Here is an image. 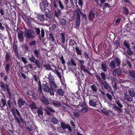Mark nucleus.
I'll return each instance as SVG.
<instances>
[{"label": "nucleus", "mask_w": 135, "mask_h": 135, "mask_svg": "<svg viewBox=\"0 0 135 135\" xmlns=\"http://www.w3.org/2000/svg\"><path fill=\"white\" fill-rule=\"evenodd\" d=\"M29 106L31 110L36 109L37 107L34 102H32L29 105Z\"/></svg>", "instance_id": "15"}, {"label": "nucleus", "mask_w": 135, "mask_h": 135, "mask_svg": "<svg viewBox=\"0 0 135 135\" xmlns=\"http://www.w3.org/2000/svg\"><path fill=\"white\" fill-rule=\"evenodd\" d=\"M43 102L46 104H49V102L48 99L47 98H45L43 96Z\"/></svg>", "instance_id": "40"}, {"label": "nucleus", "mask_w": 135, "mask_h": 135, "mask_svg": "<svg viewBox=\"0 0 135 135\" xmlns=\"http://www.w3.org/2000/svg\"><path fill=\"white\" fill-rule=\"evenodd\" d=\"M116 102L120 108H121L123 107V105L120 103L119 101H117Z\"/></svg>", "instance_id": "59"}, {"label": "nucleus", "mask_w": 135, "mask_h": 135, "mask_svg": "<svg viewBox=\"0 0 135 135\" xmlns=\"http://www.w3.org/2000/svg\"><path fill=\"white\" fill-rule=\"evenodd\" d=\"M122 71L120 69H115L113 71V74L114 76H118L122 74Z\"/></svg>", "instance_id": "10"}, {"label": "nucleus", "mask_w": 135, "mask_h": 135, "mask_svg": "<svg viewBox=\"0 0 135 135\" xmlns=\"http://www.w3.org/2000/svg\"><path fill=\"white\" fill-rule=\"evenodd\" d=\"M37 112L39 116L41 118H42V108H40L37 110Z\"/></svg>", "instance_id": "21"}, {"label": "nucleus", "mask_w": 135, "mask_h": 135, "mask_svg": "<svg viewBox=\"0 0 135 135\" xmlns=\"http://www.w3.org/2000/svg\"><path fill=\"white\" fill-rule=\"evenodd\" d=\"M44 110L46 112V113L49 115H50V113L48 110H49L52 112H55V111L51 108L49 107H47L44 109Z\"/></svg>", "instance_id": "14"}, {"label": "nucleus", "mask_w": 135, "mask_h": 135, "mask_svg": "<svg viewBox=\"0 0 135 135\" xmlns=\"http://www.w3.org/2000/svg\"><path fill=\"white\" fill-rule=\"evenodd\" d=\"M50 120L51 122L54 124H57L59 123L58 120L54 117L51 118Z\"/></svg>", "instance_id": "23"}, {"label": "nucleus", "mask_w": 135, "mask_h": 135, "mask_svg": "<svg viewBox=\"0 0 135 135\" xmlns=\"http://www.w3.org/2000/svg\"><path fill=\"white\" fill-rule=\"evenodd\" d=\"M48 79L49 80V82H50L54 80H55L53 78V77H52L50 73L48 75Z\"/></svg>", "instance_id": "39"}, {"label": "nucleus", "mask_w": 135, "mask_h": 135, "mask_svg": "<svg viewBox=\"0 0 135 135\" xmlns=\"http://www.w3.org/2000/svg\"><path fill=\"white\" fill-rule=\"evenodd\" d=\"M36 44V41L35 40H33L31 42L29 43V45L32 46L35 45Z\"/></svg>", "instance_id": "63"}, {"label": "nucleus", "mask_w": 135, "mask_h": 135, "mask_svg": "<svg viewBox=\"0 0 135 135\" xmlns=\"http://www.w3.org/2000/svg\"><path fill=\"white\" fill-rule=\"evenodd\" d=\"M100 75L101 77V78L104 80L106 79L105 75L104 73H102L100 74Z\"/></svg>", "instance_id": "51"}, {"label": "nucleus", "mask_w": 135, "mask_h": 135, "mask_svg": "<svg viewBox=\"0 0 135 135\" xmlns=\"http://www.w3.org/2000/svg\"><path fill=\"white\" fill-rule=\"evenodd\" d=\"M75 50L78 55H81V50H80L78 47H76Z\"/></svg>", "instance_id": "46"}, {"label": "nucleus", "mask_w": 135, "mask_h": 135, "mask_svg": "<svg viewBox=\"0 0 135 135\" xmlns=\"http://www.w3.org/2000/svg\"><path fill=\"white\" fill-rule=\"evenodd\" d=\"M91 88L92 90L96 92L97 91V89L96 87L94 85L91 86Z\"/></svg>", "instance_id": "53"}, {"label": "nucleus", "mask_w": 135, "mask_h": 135, "mask_svg": "<svg viewBox=\"0 0 135 135\" xmlns=\"http://www.w3.org/2000/svg\"><path fill=\"white\" fill-rule=\"evenodd\" d=\"M35 63L36 65L38 68H40L41 66V64L40 62L38 61L37 60L35 61L34 62Z\"/></svg>", "instance_id": "52"}, {"label": "nucleus", "mask_w": 135, "mask_h": 135, "mask_svg": "<svg viewBox=\"0 0 135 135\" xmlns=\"http://www.w3.org/2000/svg\"><path fill=\"white\" fill-rule=\"evenodd\" d=\"M54 89H52L51 88L49 89L48 92L50 93L51 95H54Z\"/></svg>", "instance_id": "45"}, {"label": "nucleus", "mask_w": 135, "mask_h": 135, "mask_svg": "<svg viewBox=\"0 0 135 135\" xmlns=\"http://www.w3.org/2000/svg\"><path fill=\"white\" fill-rule=\"evenodd\" d=\"M123 12L126 15L128 14L129 11L128 9L126 7H124L123 8Z\"/></svg>", "instance_id": "44"}, {"label": "nucleus", "mask_w": 135, "mask_h": 135, "mask_svg": "<svg viewBox=\"0 0 135 135\" xmlns=\"http://www.w3.org/2000/svg\"><path fill=\"white\" fill-rule=\"evenodd\" d=\"M1 103L2 104V106H0V107H1V109L2 110H4V109L3 107L6 105V100L4 98H1Z\"/></svg>", "instance_id": "18"}, {"label": "nucleus", "mask_w": 135, "mask_h": 135, "mask_svg": "<svg viewBox=\"0 0 135 135\" xmlns=\"http://www.w3.org/2000/svg\"><path fill=\"white\" fill-rule=\"evenodd\" d=\"M127 53L128 55H131L132 54V52L131 50V49L129 48L127 49Z\"/></svg>", "instance_id": "50"}, {"label": "nucleus", "mask_w": 135, "mask_h": 135, "mask_svg": "<svg viewBox=\"0 0 135 135\" xmlns=\"http://www.w3.org/2000/svg\"><path fill=\"white\" fill-rule=\"evenodd\" d=\"M11 110L13 115L15 122L16 123L18 124H20V123L19 119L23 124H26V122L23 119L22 116L21 115L18 109H15L14 108H12Z\"/></svg>", "instance_id": "2"}, {"label": "nucleus", "mask_w": 135, "mask_h": 135, "mask_svg": "<svg viewBox=\"0 0 135 135\" xmlns=\"http://www.w3.org/2000/svg\"><path fill=\"white\" fill-rule=\"evenodd\" d=\"M61 15V12L60 10L59 9L57 12H56L55 13V15L56 17L58 18Z\"/></svg>", "instance_id": "48"}, {"label": "nucleus", "mask_w": 135, "mask_h": 135, "mask_svg": "<svg viewBox=\"0 0 135 135\" xmlns=\"http://www.w3.org/2000/svg\"><path fill=\"white\" fill-rule=\"evenodd\" d=\"M68 62L69 64L71 66H73L74 67H75L76 66V63L73 59H71L70 61H68Z\"/></svg>", "instance_id": "26"}, {"label": "nucleus", "mask_w": 135, "mask_h": 135, "mask_svg": "<svg viewBox=\"0 0 135 135\" xmlns=\"http://www.w3.org/2000/svg\"><path fill=\"white\" fill-rule=\"evenodd\" d=\"M120 60L118 58H115L114 60L112 61L109 63V66L111 68L114 69L115 67V63L119 66L120 65Z\"/></svg>", "instance_id": "6"}, {"label": "nucleus", "mask_w": 135, "mask_h": 135, "mask_svg": "<svg viewBox=\"0 0 135 135\" xmlns=\"http://www.w3.org/2000/svg\"><path fill=\"white\" fill-rule=\"evenodd\" d=\"M83 0H78V4L81 7L83 6Z\"/></svg>", "instance_id": "60"}, {"label": "nucleus", "mask_w": 135, "mask_h": 135, "mask_svg": "<svg viewBox=\"0 0 135 135\" xmlns=\"http://www.w3.org/2000/svg\"><path fill=\"white\" fill-rule=\"evenodd\" d=\"M57 94L59 95L62 96L64 95V92L63 90L61 89H57Z\"/></svg>", "instance_id": "25"}, {"label": "nucleus", "mask_w": 135, "mask_h": 135, "mask_svg": "<svg viewBox=\"0 0 135 135\" xmlns=\"http://www.w3.org/2000/svg\"><path fill=\"white\" fill-rule=\"evenodd\" d=\"M68 125H65V124L64 123V122H61V127L63 129H65L67 128V127L68 126Z\"/></svg>", "instance_id": "47"}, {"label": "nucleus", "mask_w": 135, "mask_h": 135, "mask_svg": "<svg viewBox=\"0 0 135 135\" xmlns=\"http://www.w3.org/2000/svg\"><path fill=\"white\" fill-rule=\"evenodd\" d=\"M0 86L1 91H4L6 90L8 94L9 98H10L12 94L9 84H5L4 82L2 81L0 83Z\"/></svg>", "instance_id": "3"}, {"label": "nucleus", "mask_w": 135, "mask_h": 135, "mask_svg": "<svg viewBox=\"0 0 135 135\" xmlns=\"http://www.w3.org/2000/svg\"><path fill=\"white\" fill-rule=\"evenodd\" d=\"M27 129L28 130L30 133L31 134H33V135H34V134H33L34 133L33 132V131L31 128L29 127H27Z\"/></svg>", "instance_id": "55"}, {"label": "nucleus", "mask_w": 135, "mask_h": 135, "mask_svg": "<svg viewBox=\"0 0 135 135\" xmlns=\"http://www.w3.org/2000/svg\"><path fill=\"white\" fill-rule=\"evenodd\" d=\"M75 12L76 13V15H77V17H80V14H81V13H82L81 12L80 9L78 8L75 11Z\"/></svg>", "instance_id": "38"}, {"label": "nucleus", "mask_w": 135, "mask_h": 135, "mask_svg": "<svg viewBox=\"0 0 135 135\" xmlns=\"http://www.w3.org/2000/svg\"><path fill=\"white\" fill-rule=\"evenodd\" d=\"M88 109L87 108L84 107L82 108L81 109V111L83 113H84L86 112L88 110Z\"/></svg>", "instance_id": "56"}, {"label": "nucleus", "mask_w": 135, "mask_h": 135, "mask_svg": "<svg viewBox=\"0 0 135 135\" xmlns=\"http://www.w3.org/2000/svg\"><path fill=\"white\" fill-rule=\"evenodd\" d=\"M52 104L56 107L60 106L61 105L60 102L58 101H54L52 102Z\"/></svg>", "instance_id": "24"}, {"label": "nucleus", "mask_w": 135, "mask_h": 135, "mask_svg": "<svg viewBox=\"0 0 135 135\" xmlns=\"http://www.w3.org/2000/svg\"><path fill=\"white\" fill-rule=\"evenodd\" d=\"M113 108L116 111H117L118 113H120L122 111V109L119 108L118 107L115 106H114L113 107Z\"/></svg>", "instance_id": "30"}, {"label": "nucleus", "mask_w": 135, "mask_h": 135, "mask_svg": "<svg viewBox=\"0 0 135 135\" xmlns=\"http://www.w3.org/2000/svg\"><path fill=\"white\" fill-rule=\"evenodd\" d=\"M35 56L37 58L38 57L39 54H40V52L38 50H34Z\"/></svg>", "instance_id": "43"}, {"label": "nucleus", "mask_w": 135, "mask_h": 135, "mask_svg": "<svg viewBox=\"0 0 135 135\" xmlns=\"http://www.w3.org/2000/svg\"><path fill=\"white\" fill-rule=\"evenodd\" d=\"M21 59L22 61L24 62V64H26L28 62L27 61L26 59L24 57H21Z\"/></svg>", "instance_id": "61"}, {"label": "nucleus", "mask_w": 135, "mask_h": 135, "mask_svg": "<svg viewBox=\"0 0 135 135\" xmlns=\"http://www.w3.org/2000/svg\"><path fill=\"white\" fill-rule=\"evenodd\" d=\"M123 45L124 47H126L127 49L129 48L130 46L129 42L126 41H124Z\"/></svg>", "instance_id": "34"}, {"label": "nucleus", "mask_w": 135, "mask_h": 135, "mask_svg": "<svg viewBox=\"0 0 135 135\" xmlns=\"http://www.w3.org/2000/svg\"><path fill=\"white\" fill-rule=\"evenodd\" d=\"M5 60L6 62H8L11 57V54L9 52H6L5 55Z\"/></svg>", "instance_id": "17"}, {"label": "nucleus", "mask_w": 135, "mask_h": 135, "mask_svg": "<svg viewBox=\"0 0 135 135\" xmlns=\"http://www.w3.org/2000/svg\"><path fill=\"white\" fill-rule=\"evenodd\" d=\"M96 77L99 83L101 84L102 88L106 89L109 91L111 90V88L109 86L107 82L104 81H102V80L99 76L96 75Z\"/></svg>", "instance_id": "4"}, {"label": "nucleus", "mask_w": 135, "mask_h": 135, "mask_svg": "<svg viewBox=\"0 0 135 135\" xmlns=\"http://www.w3.org/2000/svg\"><path fill=\"white\" fill-rule=\"evenodd\" d=\"M95 13L93 11L90 12L89 14V19L91 20H92L94 18Z\"/></svg>", "instance_id": "13"}, {"label": "nucleus", "mask_w": 135, "mask_h": 135, "mask_svg": "<svg viewBox=\"0 0 135 135\" xmlns=\"http://www.w3.org/2000/svg\"><path fill=\"white\" fill-rule=\"evenodd\" d=\"M60 38L61 40V42L62 43H64L65 42V40L64 34L63 33H61V35H60Z\"/></svg>", "instance_id": "31"}, {"label": "nucleus", "mask_w": 135, "mask_h": 135, "mask_svg": "<svg viewBox=\"0 0 135 135\" xmlns=\"http://www.w3.org/2000/svg\"><path fill=\"white\" fill-rule=\"evenodd\" d=\"M17 102L19 107H21L22 106L24 105L25 104L26 105L27 104V103L21 98L18 99Z\"/></svg>", "instance_id": "9"}, {"label": "nucleus", "mask_w": 135, "mask_h": 135, "mask_svg": "<svg viewBox=\"0 0 135 135\" xmlns=\"http://www.w3.org/2000/svg\"><path fill=\"white\" fill-rule=\"evenodd\" d=\"M50 88L49 87L48 85H47L46 82L43 83V89L45 92H48Z\"/></svg>", "instance_id": "12"}, {"label": "nucleus", "mask_w": 135, "mask_h": 135, "mask_svg": "<svg viewBox=\"0 0 135 135\" xmlns=\"http://www.w3.org/2000/svg\"><path fill=\"white\" fill-rule=\"evenodd\" d=\"M76 60L78 61V64L80 65V66L83 65L84 64V61L83 60H79L77 58L76 59Z\"/></svg>", "instance_id": "42"}, {"label": "nucleus", "mask_w": 135, "mask_h": 135, "mask_svg": "<svg viewBox=\"0 0 135 135\" xmlns=\"http://www.w3.org/2000/svg\"><path fill=\"white\" fill-rule=\"evenodd\" d=\"M59 22L60 24L63 25H65L66 24L65 20L63 18L60 19L59 21Z\"/></svg>", "instance_id": "37"}, {"label": "nucleus", "mask_w": 135, "mask_h": 135, "mask_svg": "<svg viewBox=\"0 0 135 135\" xmlns=\"http://www.w3.org/2000/svg\"><path fill=\"white\" fill-rule=\"evenodd\" d=\"M129 76L132 78H135V71L134 70H132L130 71L129 72Z\"/></svg>", "instance_id": "28"}, {"label": "nucleus", "mask_w": 135, "mask_h": 135, "mask_svg": "<svg viewBox=\"0 0 135 135\" xmlns=\"http://www.w3.org/2000/svg\"><path fill=\"white\" fill-rule=\"evenodd\" d=\"M29 60L31 62L34 63L35 61L37 60L34 56L33 54H32L30 57H29Z\"/></svg>", "instance_id": "27"}, {"label": "nucleus", "mask_w": 135, "mask_h": 135, "mask_svg": "<svg viewBox=\"0 0 135 135\" xmlns=\"http://www.w3.org/2000/svg\"><path fill=\"white\" fill-rule=\"evenodd\" d=\"M121 20V19L120 18H118L115 21V24L116 25L118 24L119 23L120 21Z\"/></svg>", "instance_id": "62"}, {"label": "nucleus", "mask_w": 135, "mask_h": 135, "mask_svg": "<svg viewBox=\"0 0 135 135\" xmlns=\"http://www.w3.org/2000/svg\"><path fill=\"white\" fill-rule=\"evenodd\" d=\"M80 23V17H77L75 25L76 27H78Z\"/></svg>", "instance_id": "32"}, {"label": "nucleus", "mask_w": 135, "mask_h": 135, "mask_svg": "<svg viewBox=\"0 0 135 135\" xmlns=\"http://www.w3.org/2000/svg\"><path fill=\"white\" fill-rule=\"evenodd\" d=\"M102 68L104 71H107V67L106 64L105 63H102L101 64Z\"/></svg>", "instance_id": "29"}, {"label": "nucleus", "mask_w": 135, "mask_h": 135, "mask_svg": "<svg viewBox=\"0 0 135 135\" xmlns=\"http://www.w3.org/2000/svg\"><path fill=\"white\" fill-rule=\"evenodd\" d=\"M17 31V32L18 37V39L19 41L22 42L24 40L23 37V32L18 27Z\"/></svg>", "instance_id": "8"}, {"label": "nucleus", "mask_w": 135, "mask_h": 135, "mask_svg": "<svg viewBox=\"0 0 135 135\" xmlns=\"http://www.w3.org/2000/svg\"><path fill=\"white\" fill-rule=\"evenodd\" d=\"M12 102L11 99L8 100L7 102V103L6 104V106L7 107V108H9L11 109L12 108Z\"/></svg>", "instance_id": "19"}, {"label": "nucleus", "mask_w": 135, "mask_h": 135, "mask_svg": "<svg viewBox=\"0 0 135 135\" xmlns=\"http://www.w3.org/2000/svg\"><path fill=\"white\" fill-rule=\"evenodd\" d=\"M123 97L124 100L129 102L133 100V98L135 96V90L133 88H130L128 86L123 88Z\"/></svg>", "instance_id": "1"}, {"label": "nucleus", "mask_w": 135, "mask_h": 135, "mask_svg": "<svg viewBox=\"0 0 135 135\" xmlns=\"http://www.w3.org/2000/svg\"><path fill=\"white\" fill-rule=\"evenodd\" d=\"M13 48L14 52L18 51V46L16 44L15 41H14L13 44Z\"/></svg>", "instance_id": "22"}, {"label": "nucleus", "mask_w": 135, "mask_h": 135, "mask_svg": "<svg viewBox=\"0 0 135 135\" xmlns=\"http://www.w3.org/2000/svg\"><path fill=\"white\" fill-rule=\"evenodd\" d=\"M26 31L24 32V35L25 37L28 39L33 38L35 37V36L34 35L35 32L32 30L28 29H27L26 28Z\"/></svg>", "instance_id": "5"}, {"label": "nucleus", "mask_w": 135, "mask_h": 135, "mask_svg": "<svg viewBox=\"0 0 135 135\" xmlns=\"http://www.w3.org/2000/svg\"><path fill=\"white\" fill-rule=\"evenodd\" d=\"M35 31L36 32L37 34L38 35H39L40 34V28H35Z\"/></svg>", "instance_id": "57"}, {"label": "nucleus", "mask_w": 135, "mask_h": 135, "mask_svg": "<svg viewBox=\"0 0 135 135\" xmlns=\"http://www.w3.org/2000/svg\"><path fill=\"white\" fill-rule=\"evenodd\" d=\"M31 95L33 98V99L34 100H36V98L34 95V92L33 91H31Z\"/></svg>", "instance_id": "54"}, {"label": "nucleus", "mask_w": 135, "mask_h": 135, "mask_svg": "<svg viewBox=\"0 0 135 135\" xmlns=\"http://www.w3.org/2000/svg\"><path fill=\"white\" fill-rule=\"evenodd\" d=\"M101 108H102V106L101 107ZM101 109L103 113L104 114L106 115H107L108 114V113L107 110H106L104 109H102L101 108Z\"/></svg>", "instance_id": "58"}, {"label": "nucleus", "mask_w": 135, "mask_h": 135, "mask_svg": "<svg viewBox=\"0 0 135 135\" xmlns=\"http://www.w3.org/2000/svg\"><path fill=\"white\" fill-rule=\"evenodd\" d=\"M49 84L51 87V88L55 89L58 88V86L55 83V80L49 82Z\"/></svg>", "instance_id": "11"}, {"label": "nucleus", "mask_w": 135, "mask_h": 135, "mask_svg": "<svg viewBox=\"0 0 135 135\" xmlns=\"http://www.w3.org/2000/svg\"><path fill=\"white\" fill-rule=\"evenodd\" d=\"M37 18L40 20V21H42V15L40 14V13H38L37 14Z\"/></svg>", "instance_id": "49"}, {"label": "nucleus", "mask_w": 135, "mask_h": 135, "mask_svg": "<svg viewBox=\"0 0 135 135\" xmlns=\"http://www.w3.org/2000/svg\"><path fill=\"white\" fill-rule=\"evenodd\" d=\"M49 37L50 40L52 41L54 43L56 42V41L54 39L51 33L49 34Z\"/></svg>", "instance_id": "41"}, {"label": "nucleus", "mask_w": 135, "mask_h": 135, "mask_svg": "<svg viewBox=\"0 0 135 135\" xmlns=\"http://www.w3.org/2000/svg\"><path fill=\"white\" fill-rule=\"evenodd\" d=\"M10 66L11 64L9 63H7L4 66L6 71L7 74H8L10 70Z\"/></svg>", "instance_id": "16"}, {"label": "nucleus", "mask_w": 135, "mask_h": 135, "mask_svg": "<svg viewBox=\"0 0 135 135\" xmlns=\"http://www.w3.org/2000/svg\"><path fill=\"white\" fill-rule=\"evenodd\" d=\"M24 48L26 50V51H29V48L28 47V46L27 45V44H25L24 45Z\"/></svg>", "instance_id": "64"}, {"label": "nucleus", "mask_w": 135, "mask_h": 135, "mask_svg": "<svg viewBox=\"0 0 135 135\" xmlns=\"http://www.w3.org/2000/svg\"><path fill=\"white\" fill-rule=\"evenodd\" d=\"M95 98L93 99H90L89 100V104L90 105L93 107H95L98 104V103H99L100 104V106H102V105L101 103L97 100V97H94Z\"/></svg>", "instance_id": "7"}, {"label": "nucleus", "mask_w": 135, "mask_h": 135, "mask_svg": "<svg viewBox=\"0 0 135 135\" xmlns=\"http://www.w3.org/2000/svg\"><path fill=\"white\" fill-rule=\"evenodd\" d=\"M38 84L39 87H38V93L39 94L40 93L41 94H42L41 92L42 89L41 88V82L40 81H38Z\"/></svg>", "instance_id": "33"}, {"label": "nucleus", "mask_w": 135, "mask_h": 135, "mask_svg": "<svg viewBox=\"0 0 135 135\" xmlns=\"http://www.w3.org/2000/svg\"><path fill=\"white\" fill-rule=\"evenodd\" d=\"M61 0H57L58 2V3L59 4V6L60 7L61 9H63L64 8V6L63 5V4L62 3V2L61 1Z\"/></svg>", "instance_id": "36"}, {"label": "nucleus", "mask_w": 135, "mask_h": 135, "mask_svg": "<svg viewBox=\"0 0 135 135\" xmlns=\"http://www.w3.org/2000/svg\"><path fill=\"white\" fill-rule=\"evenodd\" d=\"M85 66L83 65L80 66V69L84 72H86L90 74V73H89L88 71L85 68Z\"/></svg>", "instance_id": "35"}, {"label": "nucleus", "mask_w": 135, "mask_h": 135, "mask_svg": "<svg viewBox=\"0 0 135 135\" xmlns=\"http://www.w3.org/2000/svg\"><path fill=\"white\" fill-rule=\"evenodd\" d=\"M80 111L77 109L75 110L73 112V114L76 117H78L80 115Z\"/></svg>", "instance_id": "20"}]
</instances>
